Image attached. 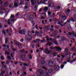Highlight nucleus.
<instances>
[{"instance_id":"nucleus-1","label":"nucleus","mask_w":76,"mask_h":76,"mask_svg":"<svg viewBox=\"0 0 76 76\" xmlns=\"http://www.w3.org/2000/svg\"><path fill=\"white\" fill-rule=\"evenodd\" d=\"M27 32L28 34L26 36L25 38V41L26 42L30 41H31L32 39V36H31V35L29 34L30 31H28Z\"/></svg>"},{"instance_id":"nucleus-2","label":"nucleus","mask_w":76,"mask_h":76,"mask_svg":"<svg viewBox=\"0 0 76 76\" xmlns=\"http://www.w3.org/2000/svg\"><path fill=\"white\" fill-rule=\"evenodd\" d=\"M37 71L40 74H42L41 76H48L49 75L48 72H46L45 73V75H44V70L42 69H38L37 70Z\"/></svg>"},{"instance_id":"nucleus-3","label":"nucleus","mask_w":76,"mask_h":76,"mask_svg":"<svg viewBox=\"0 0 76 76\" xmlns=\"http://www.w3.org/2000/svg\"><path fill=\"white\" fill-rule=\"evenodd\" d=\"M49 39L50 40V41H52V42H53L56 45H58V42L57 41L56 39H53L52 38H50Z\"/></svg>"},{"instance_id":"nucleus-4","label":"nucleus","mask_w":76,"mask_h":76,"mask_svg":"<svg viewBox=\"0 0 76 76\" xmlns=\"http://www.w3.org/2000/svg\"><path fill=\"white\" fill-rule=\"evenodd\" d=\"M15 44H16V45H18L19 49H20V48H22V46H21L22 45V44L18 42H15Z\"/></svg>"},{"instance_id":"nucleus-5","label":"nucleus","mask_w":76,"mask_h":76,"mask_svg":"<svg viewBox=\"0 0 76 76\" xmlns=\"http://www.w3.org/2000/svg\"><path fill=\"white\" fill-rule=\"evenodd\" d=\"M54 70H58L60 69V66L58 65H54L53 66Z\"/></svg>"},{"instance_id":"nucleus-6","label":"nucleus","mask_w":76,"mask_h":76,"mask_svg":"<svg viewBox=\"0 0 76 76\" xmlns=\"http://www.w3.org/2000/svg\"><path fill=\"white\" fill-rule=\"evenodd\" d=\"M50 50H53V48H56L58 50H61V49L58 47L56 46L55 48H53V47H50Z\"/></svg>"},{"instance_id":"nucleus-7","label":"nucleus","mask_w":76,"mask_h":76,"mask_svg":"<svg viewBox=\"0 0 76 76\" xmlns=\"http://www.w3.org/2000/svg\"><path fill=\"white\" fill-rule=\"evenodd\" d=\"M49 29H50V26H47L46 27H45L43 28V30L45 31H48L49 30Z\"/></svg>"},{"instance_id":"nucleus-8","label":"nucleus","mask_w":76,"mask_h":76,"mask_svg":"<svg viewBox=\"0 0 76 76\" xmlns=\"http://www.w3.org/2000/svg\"><path fill=\"white\" fill-rule=\"evenodd\" d=\"M45 53H46V54H50V51L48 50L47 48H46V49H45Z\"/></svg>"},{"instance_id":"nucleus-9","label":"nucleus","mask_w":76,"mask_h":76,"mask_svg":"<svg viewBox=\"0 0 76 76\" xmlns=\"http://www.w3.org/2000/svg\"><path fill=\"white\" fill-rule=\"evenodd\" d=\"M19 33L20 34H21L22 35H23V34H25V32L23 30H20L19 31Z\"/></svg>"},{"instance_id":"nucleus-10","label":"nucleus","mask_w":76,"mask_h":76,"mask_svg":"<svg viewBox=\"0 0 76 76\" xmlns=\"http://www.w3.org/2000/svg\"><path fill=\"white\" fill-rule=\"evenodd\" d=\"M34 19V16L33 15H30L29 16V18H28V20H32Z\"/></svg>"},{"instance_id":"nucleus-11","label":"nucleus","mask_w":76,"mask_h":76,"mask_svg":"<svg viewBox=\"0 0 76 76\" xmlns=\"http://www.w3.org/2000/svg\"><path fill=\"white\" fill-rule=\"evenodd\" d=\"M69 20H67V22H68V23H70V21H72V22H75V20H74V19L72 18H70L69 19Z\"/></svg>"},{"instance_id":"nucleus-12","label":"nucleus","mask_w":76,"mask_h":76,"mask_svg":"<svg viewBox=\"0 0 76 76\" xmlns=\"http://www.w3.org/2000/svg\"><path fill=\"white\" fill-rule=\"evenodd\" d=\"M53 70L52 68H50L48 69V72L49 73H51L53 72Z\"/></svg>"},{"instance_id":"nucleus-13","label":"nucleus","mask_w":76,"mask_h":76,"mask_svg":"<svg viewBox=\"0 0 76 76\" xmlns=\"http://www.w3.org/2000/svg\"><path fill=\"white\" fill-rule=\"evenodd\" d=\"M12 20H11V22H12V21H13V20H14V15H11V17H10V20L12 19Z\"/></svg>"},{"instance_id":"nucleus-14","label":"nucleus","mask_w":76,"mask_h":76,"mask_svg":"<svg viewBox=\"0 0 76 76\" xmlns=\"http://www.w3.org/2000/svg\"><path fill=\"white\" fill-rule=\"evenodd\" d=\"M8 4H9V2H8V1L5 2L4 5V6H5V7H7L8 5Z\"/></svg>"},{"instance_id":"nucleus-15","label":"nucleus","mask_w":76,"mask_h":76,"mask_svg":"<svg viewBox=\"0 0 76 76\" xmlns=\"http://www.w3.org/2000/svg\"><path fill=\"white\" fill-rule=\"evenodd\" d=\"M70 11V10L68 9H66V10L65 13L66 14H68L69 13V12Z\"/></svg>"},{"instance_id":"nucleus-16","label":"nucleus","mask_w":76,"mask_h":76,"mask_svg":"<svg viewBox=\"0 0 76 76\" xmlns=\"http://www.w3.org/2000/svg\"><path fill=\"white\" fill-rule=\"evenodd\" d=\"M36 35H37V36H39V37L41 35V34H40V33H39L38 31H37L36 32Z\"/></svg>"},{"instance_id":"nucleus-17","label":"nucleus","mask_w":76,"mask_h":76,"mask_svg":"<svg viewBox=\"0 0 76 76\" xmlns=\"http://www.w3.org/2000/svg\"><path fill=\"white\" fill-rule=\"evenodd\" d=\"M57 34V31H55L52 33L53 35H56Z\"/></svg>"},{"instance_id":"nucleus-18","label":"nucleus","mask_w":76,"mask_h":76,"mask_svg":"<svg viewBox=\"0 0 76 76\" xmlns=\"http://www.w3.org/2000/svg\"><path fill=\"white\" fill-rule=\"evenodd\" d=\"M14 6L15 7H18V3L16 2H14Z\"/></svg>"},{"instance_id":"nucleus-19","label":"nucleus","mask_w":76,"mask_h":76,"mask_svg":"<svg viewBox=\"0 0 76 76\" xmlns=\"http://www.w3.org/2000/svg\"><path fill=\"white\" fill-rule=\"evenodd\" d=\"M22 58L23 61H25L26 59V58L25 57V56L24 55H22Z\"/></svg>"},{"instance_id":"nucleus-20","label":"nucleus","mask_w":76,"mask_h":76,"mask_svg":"<svg viewBox=\"0 0 76 76\" xmlns=\"http://www.w3.org/2000/svg\"><path fill=\"white\" fill-rule=\"evenodd\" d=\"M42 64H45V66H46L47 65V64L45 63V62L44 60H42L41 61Z\"/></svg>"},{"instance_id":"nucleus-21","label":"nucleus","mask_w":76,"mask_h":76,"mask_svg":"<svg viewBox=\"0 0 76 76\" xmlns=\"http://www.w3.org/2000/svg\"><path fill=\"white\" fill-rule=\"evenodd\" d=\"M5 54H7V56H9V55H10V54L9 52H8V51H6L5 52Z\"/></svg>"},{"instance_id":"nucleus-22","label":"nucleus","mask_w":76,"mask_h":76,"mask_svg":"<svg viewBox=\"0 0 76 76\" xmlns=\"http://www.w3.org/2000/svg\"><path fill=\"white\" fill-rule=\"evenodd\" d=\"M31 3L32 5H33L34 4H35V3H34V0H31Z\"/></svg>"},{"instance_id":"nucleus-23","label":"nucleus","mask_w":76,"mask_h":76,"mask_svg":"<svg viewBox=\"0 0 76 76\" xmlns=\"http://www.w3.org/2000/svg\"><path fill=\"white\" fill-rule=\"evenodd\" d=\"M51 44H52V42H48L47 44L46 45L47 46L49 45V46H50L51 45Z\"/></svg>"},{"instance_id":"nucleus-24","label":"nucleus","mask_w":76,"mask_h":76,"mask_svg":"<svg viewBox=\"0 0 76 76\" xmlns=\"http://www.w3.org/2000/svg\"><path fill=\"white\" fill-rule=\"evenodd\" d=\"M48 10V7H45L44 8V10L45 12H46V11H47Z\"/></svg>"},{"instance_id":"nucleus-25","label":"nucleus","mask_w":76,"mask_h":76,"mask_svg":"<svg viewBox=\"0 0 76 76\" xmlns=\"http://www.w3.org/2000/svg\"><path fill=\"white\" fill-rule=\"evenodd\" d=\"M57 54H58V53L57 52H55L53 53V55L54 56H56Z\"/></svg>"},{"instance_id":"nucleus-26","label":"nucleus","mask_w":76,"mask_h":76,"mask_svg":"<svg viewBox=\"0 0 76 76\" xmlns=\"http://www.w3.org/2000/svg\"><path fill=\"white\" fill-rule=\"evenodd\" d=\"M12 6H13V4L12 3L11 4H10L9 5V7H10V8H11Z\"/></svg>"},{"instance_id":"nucleus-27","label":"nucleus","mask_w":76,"mask_h":76,"mask_svg":"<svg viewBox=\"0 0 76 76\" xmlns=\"http://www.w3.org/2000/svg\"><path fill=\"white\" fill-rule=\"evenodd\" d=\"M28 58H31L32 59V56L30 55H28Z\"/></svg>"},{"instance_id":"nucleus-28","label":"nucleus","mask_w":76,"mask_h":76,"mask_svg":"<svg viewBox=\"0 0 76 76\" xmlns=\"http://www.w3.org/2000/svg\"><path fill=\"white\" fill-rule=\"evenodd\" d=\"M64 16H63V14L61 15L60 16V18L63 19V18H64Z\"/></svg>"},{"instance_id":"nucleus-29","label":"nucleus","mask_w":76,"mask_h":76,"mask_svg":"<svg viewBox=\"0 0 76 76\" xmlns=\"http://www.w3.org/2000/svg\"><path fill=\"white\" fill-rule=\"evenodd\" d=\"M45 41H46V40H41L40 41L41 43H44L45 42Z\"/></svg>"},{"instance_id":"nucleus-30","label":"nucleus","mask_w":76,"mask_h":76,"mask_svg":"<svg viewBox=\"0 0 76 76\" xmlns=\"http://www.w3.org/2000/svg\"><path fill=\"white\" fill-rule=\"evenodd\" d=\"M8 38H7L5 39V43L6 44L7 43V41H8Z\"/></svg>"},{"instance_id":"nucleus-31","label":"nucleus","mask_w":76,"mask_h":76,"mask_svg":"<svg viewBox=\"0 0 76 76\" xmlns=\"http://www.w3.org/2000/svg\"><path fill=\"white\" fill-rule=\"evenodd\" d=\"M75 49H76V48L75 47H74L72 48V50L73 51H76V50H75Z\"/></svg>"},{"instance_id":"nucleus-32","label":"nucleus","mask_w":76,"mask_h":76,"mask_svg":"<svg viewBox=\"0 0 76 76\" xmlns=\"http://www.w3.org/2000/svg\"><path fill=\"white\" fill-rule=\"evenodd\" d=\"M1 9L2 10H6V9L5 8H4V7H1Z\"/></svg>"},{"instance_id":"nucleus-33","label":"nucleus","mask_w":76,"mask_h":76,"mask_svg":"<svg viewBox=\"0 0 76 76\" xmlns=\"http://www.w3.org/2000/svg\"><path fill=\"white\" fill-rule=\"evenodd\" d=\"M72 33L70 32H68V36L69 37H70V36H71L72 35Z\"/></svg>"},{"instance_id":"nucleus-34","label":"nucleus","mask_w":76,"mask_h":76,"mask_svg":"<svg viewBox=\"0 0 76 76\" xmlns=\"http://www.w3.org/2000/svg\"><path fill=\"white\" fill-rule=\"evenodd\" d=\"M1 60H3L4 59V57L2 56H1Z\"/></svg>"},{"instance_id":"nucleus-35","label":"nucleus","mask_w":76,"mask_h":76,"mask_svg":"<svg viewBox=\"0 0 76 76\" xmlns=\"http://www.w3.org/2000/svg\"><path fill=\"white\" fill-rule=\"evenodd\" d=\"M34 2L35 3H38V1L37 0H34Z\"/></svg>"},{"instance_id":"nucleus-36","label":"nucleus","mask_w":76,"mask_h":76,"mask_svg":"<svg viewBox=\"0 0 76 76\" xmlns=\"http://www.w3.org/2000/svg\"><path fill=\"white\" fill-rule=\"evenodd\" d=\"M23 65L24 66H29V65L28 64H26L25 63H24L23 64Z\"/></svg>"},{"instance_id":"nucleus-37","label":"nucleus","mask_w":76,"mask_h":76,"mask_svg":"<svg viewBox=\"0 0 76 76\" xmlns=\"http://www.w3.org/2000/svg\"><path fill=\"white\" fill-rule=\"evenodd\" d=\"M56 8L57 9L59 10L60 8H61V7L60 6H57L56 7Z\"/></svg>"},{"instance_id":"nucleus-38","label":"nucleus","mask_w":76,"mask_h":76,"mask_svg":"<svg viewBox=\"0 0 76 76\" xmlns=\"http://www.w3.org/2000/svg\"><path fill=\"white\" fill-rule=\"evenodd\" d=\"M7 58L9 59V60H11L12 58H11V57L10 56H7Z\"/></svg>"},{"instance_id":"nucleus-39","label":"nucleus","mask_w":76,"mask_h":76,"mask_svg":"<svg viewBox=\"0 0 76 76\" xmlns=\"http://www.w3.org/2000/svg\"><path fill=\"white\" fill-rule=\"evenodd\" d=\"M48 38H49L48 36H46V38L47 39V41H49V39H48Z\"/></svg>"},{"instance_id":"nucleus-40","label":"nucleus","mask_w":76,"mask_h":76,"mask_svg":"<svg viewBox=\"0 0 76 76\" xmlns=\"http://www.w3.org/2000/svg\"><path fill=\"white\" fill-rule=\"evenodd\" d=\"M34 9L35 10H37V6H35L34 7Z\"/></svg>"},{"instance_id":"nucleus-41","label":"nucleus","mask_w":76,"mask_h":76,"mask_svg":"<svg viewBox=\"0 0 76 76\" xmlns=\"http://www.w3.org/2000/svg\"><path fill=\"white\" fill-rule=\"evenodd\" d=\"M20 52L21 53H24L25 52V50L22 49L20 50Z\"/></svg>"},{"instance_id":"nucleus-42","label":"nucleus","mask_w":76,"mask_h":76,"mask_svg":"<svg viewBox=\"0 0 76 76\" xmlns=\"http://www.w3.org/2000/svg\"><path fill=\"white\" fill-rule=\"evenodd\" d=\"M42 68L44 69L46 71L47 70V68H46L45 67H42Z\"/></svg>"},{"instance_id":"nucleus-43","label":"nucleus","mask_w":76,"mask_h":76,"mask_svg":"<svg viewBox=\"0 0 76 76\" xmlns=\"http://www.w3.org/2000/svg\"><path fill=\"white\" fill-rule=\"evenodd\" d=\"M10 19H9L8 20V25H10Z\"/></svg>"},{"instance_id":"nucleus-44","label":"nucleus","mask_w":76,"mask_h":76,"mask_svg":"<svg viewBox=\"0 0 76 76\" xmlns=\"http://www.w3.org/2000/svg\"><path fill=\"white\" fill-rule=\"evenodd\" d=\"M23 70H26V67L25 66H23Z\"/></svg>"},{"instance_id":"nucleus-45","label":"nucleus","mask_w":76,"mask_h":76,"mask_svg":"<svg viewBox=\"0 0 76 76\" xmlns=\"http://www.w3.org/2000/svg\"><path fill=\"white\" fill-rule=\"evenodd\" d=\"M42 24L43 25H45V24L44 23V20H42Z\"/></svg>"},{"instance_id":"nucleus-46","label":"nucleus","mask_w":76,"mask_h":76,"mask_svg":"<svg viewBox=\"0 0 76 76\" xmlns=\"http://www.w3.org/2000/svg\"><path fill=\"white\" fill-rule=\"evenodd\" d=\"M54 29L51 28L50 30V32H53V31H54Z\"/></svg>"},{"instance_id":"nucleus-47","label":"nucleus","mask_w":76,"mask_h":76,"mask_svg":"<svg viewBox=\"0 0 76 76\" xmlns=\"http://www.w3.org/2000/svg\"><path fill=\"white\" fill-rule=\"evenodd\" d=\"M42 8H40V9L39 11V12H42Z\"/></svg>"},{"instance_id":"nucleus-48","label":"nucleus","mask_w":76,"mask_h":76,"mask_svg":"<svg viewBox=\"0 0 76 76\" xmlns=\"http://www.w3.org/2000/svg\"><path fill=\"white\" fill-rule=\"evenodd\" d=\"M36 40L37 42H39V41H40V39H36Z\"/></svg>"},{"instance_id":"nucleus-49","label":"nucleus","mask_w":76,"mask_h":76,"mask_svg":"<svg viewBox=\"0 0 76 76\" xmlns=\"http://www.w3.org/2000/svg\"><path fill=\"white\" fill-rule=\"evenodd\" d=\"M64 65H62L61 66V69H63V67H64Z\"/></svg>"},{"instance_id":"nucleus-50","label":"nucleus","mask_w":76,"mask_h":76,"mask_svg":"<svg viewBox=\"0 0 76 76\" xmlns=\"http://www.w3.org/2000/svg\"><path fill=\"white\" fill-rule=\"evenodd\" d=\"M38 25H36L35 27V28H36V29H37L38 30Z\"/></svg>"},{"instance_id":"nucleus-51","label":"nucleus","mask_w":76,"mask_h":76,"mask_svg":"<svg viewBox=\"0 0 76 76\" xmlns=\"http://www.w3.org/2000/svg\"><path fill=\"white\" fill-rule=\"evenodd\" d=\"M14 64H18V61H14Z\"/></svg>"},{"instance_id":"nucleus-52","label":"nucleus","mask_w":76,"mask_h":76,"mask_svg":"<svg viewBox=\"0 0 76 76\" xmlns=\"http://www.w3.org/2000/svg\"><path fill=\"white\" fill-rule=\"evenodd\" d=\"M2 33L4 34V35H6V33H5V31L4 30H3L2 31Z\"/></svg>"},{"instance_id":"nucleus-53","label":"nucleus","mask_w":76,"mask_h":76,"mask_svg":"<svg viewBox=\"0 0 76 76\" xmlns=\"http://www.w3.org/2000/svg\"><path fill=\"white\" fill-rule=\"evenodd\" d=\"M48 6L49 7H51V4L49 3Z\"/></svg>"},{"instance_id":"nucleus-54","label":"nucleus","mask_w":76,"mask_h":76,"mask_svg":"<svg viewBox=\"0 0 76 76\" xmlns=\"http://www.w3.org/2000/svg\"><path fill=\"white\" fill-rule=\"evenodd\" d=\"M67 51H68V49H67V48H66L65 49V52H67Z\"/></svg>"},{"instance_id":"nucleus-55","label":"nucleus","mask_w":76,"mask_h":76,"mask_svg":"<svg viewBox=\"0 0 76 76\" xmlns=\"http://www.w3.org/2000/svg\"><path fill=\"white\" fill-rule=\"evenodd\" d=\"M12 50L13 51H16V49L15 48H12Z\"/></svg>"},{"instance_id":"nucleus-56","label":"nucleus","mask_w":76,"mask_h":76,"mask_svg":"<svg viewBox=\"0 0 76 76\" xmlns=\"http://www.w3.org/2000/svg\"><path fill=\"white\" fill-rule=\"evenodd\" d=\"M69 54H70V52H67V53L66 54V56H68V55H69Z\"/></svg>"},{"instance_id":"nucleus-57","label":"nucleus","mask_w":76,"mask_h":76,"mask_svg":"<svg viewBox=\"0 0 76 76\" xmlns=\"http://www.w3.org/2000/svg\"><path fill=\"white\" fill-rule=\"evenodd\" d=\"M60 36H58L57 37H56L55 38H56V39H57V38H60Z\"/></svg>"},{"instance_id":"nucleus-58","label":"nucleus","mask_w":76,"mask_h":76,"mask_svg":"<svg viewBox=\"0 0 76 76\" xmlns=\"http://www.w3.org/2000/svg\"><path fill=\"white\" fill-rule=\"evenodd\" d=\"M37 40H33V42H34V43H37Z\"/></svg>"},{"instance_id":"nucleus-59","label":"nucleus","mask_w":76,"mask_h":76,"mask_svg":"<svg viewBox=\"0 0 76 76\" xmlns=\"http://www.w3.org/2000/svg\"><path fill=\"white\" fill-rule=\"evenodd\" d=\"M48 15H50L51 14V12H48Z\"/></svg>"},{"instance_id":"nucleus-60","label":"nucleus","mask_w":76,"mask_h":76,"mask_svg":"<svg viewBox=\"0 0 76 76\" xmlns=\"http://www.w3.org/2000/svg\"><path fill=\"white\" fill-rule=\"evenodd\" d=\"M28 6H25V9H28Z\"/></svg>"},{"instance_id":"nucleus-61","label":"nucleus","mask_w":76,"mask_h":76,"mask_svg":"<svg viewBox=\"0 0 76 76\" xmlns=\"http://www.w3.org/2000/svg\"><path fill=\"white\" fill-rule=\"evenodd\" d=\"M49 21L51 23V22H52V19H50L49 20Z\"/></svg>"},{"instance_id":"nucleus-62","label":"nucleus","mask_w":76,"mask_h":76,"mask_svg":"<svg viewBox=\"0 0 76 76\" xmlns=\"http://www.w3.org/2000/svg\"><path fill=\"white\" fill-rule=\"evenodd\" d=\"M31 47H32L33 48H35V45H31Z\"/></svg>"},{"instance_id":"nucleus-63","label":"nucleus","mask_w":76,"mask_h":76,"mask_svg":"<svg viewBox=\"0 0 76 76\" xmlns=\"http://www.w3.org/2000/svg\"><path fill=\"white\" fill-rule=\"evenodd\" d=\"M6 31L7 33H8V32H9V29H7L6 30Z\"/></svg>"},{"instance_id":"nucleus-64","label":"nucleus","mask_w":76,"mask_h":76,"mask_svg":"<svg viewBox=\"0 0 76 76\" xmlns=\"http://www.w3.org/2000/svg\"><path fill=\"white\" fill-rule=\"evenodd\" d=\"M59 31L60 33H61V32H62V31L61 29H59Z\"/></svg>"}]
</instances>
